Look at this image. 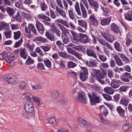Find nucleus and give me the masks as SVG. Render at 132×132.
Masks as SVG:
<instances>
[{
	"instance_id": "f257e3e1",
	"label": "nucleus",
	"mask_w": 132,
	"mask_h": 132,
	"mask_svg": "<svg viewBox=\"0 0 132 132\" xmlns=\"http://www.w3.org/2000/svg\"><path fill=\"white\" fill-rule=\"evenodd\" d=\"M88 95L90 102L93 105L98 103L102 100L100 95H98V93L96 92L92 93V96L89 94H88Z\"/></svg>"
},
{
	"instance_id": "f03ea898",
	"label": "nucleus",
	"mask_w": 132,
	"mask_h": 132,
	"mask_svg": "<svg viewBox=\"0 0 132 132\" xmlns=\"http://www.w3.org/2000/svg\"><path fill=\"white\" fill-rule=\"evenodd\" d=\"M93 72L97 80L102 85L106 84V82L104 79V76L101 71L98 70L94 69Z\"/></svg>"
},
{
	"instance_id": "7ed1b4c3",
	"label": "nucleus",
	"mask_w": 132,
	"mask_h": 132,
	"mask_svg": "<svg viewBox=\"0 0 132 132\" xmlns=\"http://www.w3.org/2000/svg\"><path fill=\"white\" fill-rule=\"evenodd\" d=\"M4 78L7 83L10 85H14L18 82L16 77L11 74H6Z\"/></svg>"
},
{
	"instance_id": "20e7f679",
	"label": "nucleus",
	"mask_w": 132,
	"mask_h": 132,
	"mask_svg": "<svg viewBox=\"0 0 132 132\" xmlns=\"http://www.w3.org/2000/svg\"><path fill=\"white\" fill-rule=\"evenodd\" d=\"M24 107L25 111L27 113H32L34 111L33 103L30 101H26Z\"/></svg>"
},
{
	"instance_id": "39448f33",
	"label": "nucleus",
	"mask_w": 132,
	"mask_h": 132,
	"mask_svg": "<svg viewBox=\"0 0 132 132\" xmlns=\"http://www.w3.org/2000/svg\"><path fill=\"white\" fill-rule=\"evenodd\" d=\"M7 53L10 54L9 55H7L5 58L6 62L8 63L11 66H13L15 64L14 60L15 58L13 55L12 53L7 52Z\"/></svg>"
},
{
	"instance_id": "423d86ee",
	"label": "nucleus",
	"mask_w": 132,
	"mask_h": 132,
	"mask_svg": "<svg viewBox=\"0 0 132 132\" xmlns=\"http://www.w3.org/2000/svg\"><path fill=\"white\" fill-rule=\"evenodd\" d=\"M79 122L80 126L82 127H85L87 129L91 128L90 124L82 118L79 119Z\"/></svg>"
},
{
	"instance_id": "0eeeda50",
	"label": "nucleus",
	"mask_w": 132,
	"mask_h": 132,
	"mask_svg": "<svg viewBox=\"0 0 132 132\" xmlns=\"http://www.w3.org/2000/svg\"><path fill=\"white\" fill-rule=\"evenodd\" d=\"M88 37L87 35L80 33L78 36V40L83 44H86L88 42Z\"/></svg>"
},
{
	"instance_id": "6e6552de",
	"label": "nucleus",
	"mask_w": 132,
	"mask_h": 132,
	"mask_svg": "<svg viewBox=\"0 0 132 132\" xmlns=\"http://www.w3.org/2000/svg\"><path fill=\"white\" fill-rule=\"evenodd\" d=\"M101 35L107 40L112 43L114 40V37L112 35L105 32H102Z\"/></svg>"
},
{
	"instance_id": "1a4fd4ad",
	"label": "nucleus",
	"mask_w": 132,
	"mask_h": 132,
	"mask_svg": "<svg viewBox=\"0 0 132 132\" xmlns=\"http://www.w3.org/2000/svg\"><path fill=\"white\" fill-rule=\"evenodd\" d=\"M67 49L68 52L70 54H71L76 57L79 60H82L81 57L82 55L79 54L78 52L73 50L71 48L67 47Z\"/></svg>"
},
{
	"instance_id": "9d476101",
	"label": "nucleus",
	"mask_w": 132,
	"mask_h": 132,
	"mask_svg": "<svg viewBox=\"0 0 132 132\" xmlns=\"http://www.w3.org/2000/svg\"><path fill=\"white\" fill-rule=\"evenodd\" d=\"M85 63L88 67H91L92 65L95 67H97L99 65L98 62L96 60L93 59H90L89 61H86Z\"/></svg>"
},
{
	"instance_id": "9b49d317",
	"label": "nucleus",
	"mask_w": 132,
	"mask_h": 132,
	"mask_svg": "<svg viewBox=\"0 0 132 132\" xmlns=\"http://www.w3.org/2000/svg\"><path fill=\"white\" fill-rule=\"evenodd\" d=\"M76 100L78 102L83 103H85L87 101L84 94L81 92H79L78 93Z\"/></svg>"
},
{
	"instance_id": "f8f14e48",
	"label": "nucleus",
	"mask_w": 132,
	"mask_h": 132,
	"mask_svg": "<svg viewBox=\"0 0 132 132\" xmlns=\"http://www.w3.org/2000/svg\"><path fill=\"white\" fill-rule=\"evenodd\" d=\"M36 27L37 30L40 34H43L44 32V28L43 24L39 21L36 20Z\"/></svg>"
},
{
	"instance_id": "ddd939ff",
	"label": "nucleus",
	"mask_w": 132,
	"mask_h": 132,
	"mask_svg": "<svg viewBox=\"0 0 132 132\" xmlns=\"http://www.w3.org/2000/svg\"><path fill=\"white\" fill-rule=\"evenodd\" d=\"M89 19L90 24L95 27H96L98 25V22L93 14H92L90 16Z\"/></svg>"
},
{
	"instance_id": "4468645a",
	"label": "nucleus",
	"mask_w": 132,
	"mask_h": 132,
	"mask_svg": "<svg viewBox=\"0 0 132 132\" xmlns=\"http://www.w3.org/2000/svg\"><path fill=\"white\" fill-rule=\"evenodd\" d=\"M86 53L88 56L93 57L95 59L97 58V56L95 52L90 48H87Z\"/></svg>"
},
{
	"instance_id": "2eb2a0df",
	"label": "nucleus",
	"mask_w": 132,
	"mask_h": 132,
	"mask_svg": "<svg viewBox=\"0 0 132 132\" xmlns=\"http://www.w3.org/2000/svg\"><path fill=\"white\" fill-rule=\"evenodd\" d=\"M9 29V24L4 21L0 22V30H8Z\"/></svg>"
},
{
	"instance_id": "dca6fc26",
	"label": "nucleus",
	"mask_w": 132,
	"mask_h": 132,
	"mask_svg": "<svg viewBox=\"0 0 132 132\" xmlns=\"http://www.w3.org/2000/svg\"><path fill=\"white\" fill-rule=\"evenodd\" d=\"M23 98L27 100L26 101H30L32 98L34 97L32 94L28 92L23 93L22 95Z\"/></svg>"
},
{
	"instance_id": "f3484780",
	"label": "nucleus",
	"mask_w": 132,
	"mask_h": 132,
	"mask_svg": "<svg viewBox=\"0 0 132 132\" xmlns=\"http://www.w3.org/2000/svg\"><path fill=\"white\" fill-rule=\"evenodd\" d=\"M29 86H31L33 90H38L40 89L41 88V86L40 84L33 82L29 83Z\"/></svg>"
},
{
	"instance_id": "a211bd4d",
	"label": "nucleus",
	"mask_w": 132,
	"mask_h": 132,
	"mask_svg": "<svg viewBox=\"0 0 132 132\" xmlns=\"http://www.w3.org/2000/svg\"><path fill=\"white\" fill-rule=\"evenodd\" d=\"M111 19L110 18H103L101 21V24L103 26L108 25L110 23Z\"/></svg>"
},
{
	"instance_id": "6ab92c4d",
	"label": "nucleus",
	"mask_w": 132,
	"mask_h": 132,
	"mask_svg": "<svg viewBox=\"0 0 132 132\" xmlns=\"http://www.w3.org/2000/svg\"><path fill=\"white\" fill-rule=\"evenodd\" d=\"M46 122L48 125L52 124V125H56L57 123L56 121L54 118L53 117L49 118L46 120Z\"/></svg>"
},
{
	"instance_id": "aec40b11",
	"label": "nucleus",
	"mask_w": 132,
	"mask_h": 132,
	"mask_svg": "<svg viewBox=\"0 0 132 132\" xmlns=\"http://www.w3.org/2000/svg\"><path fill=\"white\" fill-rule=\"evenodd\" d=\"M20 53L21 57L24 59H26L28 56V53H27L26 51L25 48H21Z\"/></svg>"
},
{
	"instance_id": "412c9836",
	"label": "nucleus",
	"mask_w": 132,
	"mask_h": 132,
	"mask_svg": "<svg viewBox=\"0 0 132 132\" xmlns=\"http://www.w3.org/2000/svg\"><path fill=\"white\" fill-rule=\"evenodd\" d=\"M110 28L111 30L116 33H118L119 31V27L114 23H113L111 24Z\"/></svg>"
},
{
	"instance_id": "4be33fe9",
	"label": "nucleus",
	"mask_w": 132,
	"mask_h": 132,
	"mask_svg": "<svg viewBox=\"0 0 132 132\" xmlns=\"http://www.w3.org/2000/svg\"><path fill=\"white\" fill-rule=\"evenodd\" d=\"M120 103L125 106H127L128 103V99L125 96H123L120 101Z\"/></svg>"
},
{
	"instance_id": "5701e85b",
	"label": "nucleus",
	"mask_w": 132,
	"mask_h": 132,
	"mask_svg": "<svg viewBox=\"0 0 132 132\" xmlns=\"http://www.w3.org/2000/svg\"><path fill=\"white\" fill-rule=\"evenodd\" d=\"M119 55L124 63H129V60L126 56H125L122 53H119Z\"/></svg>"
},
{
	"instance_id": "b1692460",
	"label": "nucleus",
	"mask_w": 132,
	"mask_h": 132,
	"mask_svg": "<svg viewBox=\"0 0 132 132\" xmlns=\"http://www.w3.org/2000/svg\"><path fill=\"white\" fill-rule=\"evenodd\" d=\"M77 21L78 24L80 26L84 28L86 30L87 26L86 22L84 20H78Z\"/></svg>"
},
{
	"instance_id": "393cba45",
	"label": "nucleus",
	"mask_w": 132,
	"mask_h": 132,
	"mask_svg": "<svg viewBox=\"0 0 132 132\" xmlns=\"http://www.w3.org/2000/svg\"><path fill=\"white\" fill-rule=\"evenodd\" d=\"M104 91L106 93L110 94H112L114 92L113 89L111 87H107L104 89Z\"/></svg>"
},
{
	"instance_id": "a878e982",
	"label": "nucleus",
	"mask_w": 132,
	"mask_h": 132,
	"mask_svg": "<svg viewBox=\"0 0 132 132\" xmlns=\"http://www.w3.org/2000/svg\"><path fill=\"white\" fill-rule=\"evenodd\" d=\"M33 101L39 106H40L43 103V102L39 98L34 96L33 97Z\"/></svg>"
},
{
	"instance_id": "bb28decb",
	"label": "nucleus",
	"mask_w": 132,
	"mask_h": 132,
	"mask_svg": "<svg viewBox=\"0 0 132 132\" xmlns=\"http://www.w3.org/2000/svg\"><path fill=\"white\" fill-rule=\"evenodd\" d=\"M63 42L65 44H67L69 41V39L68 38L65 34L63 32L61 34Z\"/></svg>"
},
{
	"instance_id": "cd10ccee",
	"label": "nucleus",
	"mask_w": 132,
	"mask_h": 132,
	"mask_svg": "<svg viewBox=\"0 0 132 132\" xmlns=\"http://www.w3.org/2000/svg\"><path fill=\"white\" fill-rule=\"evenodd\" d=\"M6 11L7 13L10 16L13 15L15 13L14 10L12 8L7 7L6 8Z\"/></svg>"
},
{
	"instance_id": "c85d7f7f",
	"label": "nucleus",
	"mask_w": 132,
	"mask_h": 132,
	"mask_svg": "<svg viewBox=\"0 0 132 132\" xmlns=\"http://www.w3.org/2000/svg\"><path fill=\"white\" fill-rule=\"evenodd\" d=\"M113 57L118 65L121 66L123 65V63L122 61L118 55L114 56Z\"/></svg>"
},
{
	"instance_id": "c756f323",
	"label": "nucleus",
	"mask_w": 132,
	"mask_h": 132,
	"mask_svg": "<svg viewBox=\"0 0 132 132\" xmlns=\"http://www.w3.org/2000/svg\"><path fill=\"white\" fill-rule=\"evenodd\" d=\"M39 18L44 20L47 21H51V19L48 17L46 16L45 15L42 13L38 15Z\"/></svg>"
},
{
	"instance_id": "7c9ffc66",
	"label": "nucleus",
	"mask_w": 132,
	"mask_h": 132,
	"mask_svg": "<svg viewBox=\"0 0 132 132\" xmlns=\"http://www.w3.org/2000/svg\"><path fill=\"white\" fill-rule=\"evenodd\" d=\"M117 110L120 115L121 117H123L125 113V110L120 106L117 107Z\"/></svg>"
},
{
	"instance_id": "2f4dec72",
	"label": "nucleus",
	"mask_w": 132,
	"mask_h": 132,
	"mask_svg": "<svg viewBox=\"0 0 132 132\" xmlns=\"http://www.w3.org/2000/svg\"><path fill=\"white\" fill-rule=\"evenodd\" d=\"M13 34L14 38L15 40L19 39L21 35V32L19 31L14 32Z\"/></svg>"
},
{
	"instance_id": "473e14b6",
	"label": "nucleus",
	"mask_w": 132,
	"mask_h": 132,
	"mask_svg": "<svg viewBox=\"0 0 132 132\" xmlns=\"http://www.w3.org/2000/svg\"><path fill=\"white\" fill-rule=\"evenodd\" d=\"M115 49L118 51H121L122 47L120 46V44L117 42H115L114 44Z\"/></svg>"
},
{
	"instance_id": "72a5a7b5",
	"label": "nucleus",
	"mask_w": 132,
	"mask_h": 132,
	"mask_svg": "<svg viewBox=\"0 0 132 132\" xmlns=\"http://www.w3.org/2000/svg\"><path fill=\"white\" fill-rule=\"evenodd\" d=\"M87 77V74L80 72V74L79 78L80 80L82 81L86 80Z\"/></svg>"
},
{
	"instance_id": "f704fd0d",
	"label": "nucleus",
	"mask_w": 132,
	"mask_h": 132,
	"mask_svg": "<svg viewBox=\"0 0 132 132\" xmlns=\"http://www.w3.org/2000/svg\"><path fill=\"white\" fill-rule=\"evenodd\" d=\"M75 7L76 11L78 14L79 15H81V13L80 10V7L79 6V3L77 2L75 5Z\"/></svg>"
},
{
	"instance_id": "c9c22d12",
	"label": "nucleus",
	"mask_w": 132,
	"mask_h": 132,
	"mask_svg": "<svg viewBox=\"0 0 132 132\" xmlns=\"http://www.w3.org/2000/svg\"><path fill=\"white\" fill-rule=\"evenodd\" d=\"M12 31L9 30L4 32L3 33L6 38H8L12 37Z\"/></svg>"
},
{
	"instance_id": "e433bc0d",
	"label": "nucleus",
	"mask_w": 132,
	"mask_h": 132,
	"mask_svg": "<svg viewBox=\"0 0 132 132\" xmlns=\"http://www.w3.org/2000/svg\"><path fill=\"white\" fill-rule=\"evenodd\" d=\"M58 16L60 17V16H62L63 18L65 17L66 15L65 11L63 9H58Z\"/></svg>"
},
{
	"instance_id": "4c0bfd02",
	"label": "nucleus",
	"mask_w": 132,
	"mask_h": 132,
	"mask_svg": "<svg viewBox=\"0 0 132 132\" xmlns=\"http://www.w3.org/2000/svg\"><path fill=\"white\" fill-rule=\"evenodd\" d=\"M35 50L37 53L39 54L40 56L43 57L44 55V54L39 47H37L35 49Z\"/></svg>"
},
{
	"instance_id": "58836bf2",
	"label": "nucleus",
	"mask_w": 132,
	"mask_h": 132,
	"mask_svg": "<svg viewBox=\"0 0 132 132\" xmlns=\"http://www.w3.org/2000/svg\"><path fill=\"white\" fill-rule=\"evenodd\" d=\"M45 65L47 67L50 68L51 67V63L50 60L47 59H45L44 60Z\"/></svg>"
},
{
	"instance_id": "ea45409f",
	"label": "nucleus",
	"mask_w": 132,
	"mask_h": 132,
	"mask_svg": "<svg viewBox=\"0 0 132 132\" xmlns=\"http://www.w3.org/2000/svg\"><path fill=\"white\" fill-rule=\"evenodd\" d=\"M111 86L114 88H117L119 86V84L117 82L112 81L111 83Z\"/></svg>"
},
{
	"instance_id": "a19ab883",
	"label": "nucleus",
	"mask_w": 132,
	"mask_h": 132,
	"mask_svg": "<svg viewBox=\"0 0 132 132\" xmlns=\"http://www.w3.org/2000/svg\"><path fill=\"white\" fill-rule=\"evenodd\" d=\"M72 48L75 50L79 52H81L84 50V47L81 45L73 47Z\"/></svg>"
},
{
	"instance_id": "79ce46f5",
	"label": "nucleus",
	"mask_w": 132,
	"mask_h": 132,
	"mask_svg": "<svg viewBox=\"0 0 132 132\" xmlns=\"http://www.w3.org/2000/svg\"><path fill=\"white\" fill-rule=\"evenodd\" d=\"M126 19L129 21H132V12L131 13H128L125 16Z\"/></svg>"
},
{
	"instance_id": "37998d69",
	"label": "nucleus",
	"mask_w": 132,
	"mask_h": 132,
	"mask_svg": "<svg viewBox=\"0 0 132 132\" xmlns=\"http://www.w3.org/2000/svg\"><path fill=\"white\" fill-rule=\"evenodd\" d=\"M22 38H21L20 39L16 42L14 45V47L15 48H17L20 46L22 43Z\"/></svg>"
},
{
	"instance_id": "c03bdc74",
	"label": "nucleus",
	"mask_w": 132,
	"mask_h": 132,
	"mask_svg": "<svg viewBox=\"0 0 132 132\" xmlns=\"http://www.w3.org/2000/svg\"><path fill=\"white\" fill-rule=\"evenodd\" d=\"M34 61L32 60L30 57L29 56L27 60L26 63L28 65H31L34 63Z\"/></svg>"
},
{
	"instance_id": "a18cd8bd",
	"label": "nucleus",
	"mask_w": 132,
	"mask_h": 132,
	"mask_svg": "<svg viewBox=\"0 0 132 132\" xmlns=\"http://www.w3.org/2000/svg\"><path fill=\"white\" fill-rule=\"evenodd\" d=\"M11 29L13 31H15L19 29L18 25L17 24H12L10 25Z\"/></svg>"
},
{
	"instance_id": "49530a36",
	"label": "nucleus",
	"mask_w": 132,
	"mask_h": 132,
	"mask_svg": "<svg viewBox=\"0 0 132 132\" xmlns=\"http://www.w3.org/2000/svg\"><path fill=\"white\" fill-rule=\"evenodd\" d=\"M13 18L14 19H15L17 21H19L21 19V17L20 15L19 12H18L13 17Z\"/></svg>"
},
{
	"instance_id": "de8ad7c7",
	"label": "nucleus",
	"mask_w": 132,
	"mask_h": 132,
	"mask_svg": "<svg viewBox=\"0 0 132 132\" xmlns=\"http://www.w3.org/2000/svg\"><path fill=\"white\" fill-rule=\"evenodd\" d=\"M58 22L62 23L67 27H69L67 22L66 21L63 20L62 19H58Z\"/></svg>"
},
{
	"instance_id": "09e8293b",
	"label": "nucleus",
	"mask_w": 132,
	"mask_h": 132,
	"mask_svg": "<svg viewBox=\"0 0 132 132\" xmlns=\"http://www.w3.org/2000/svg\"><path fill=\"white\" fill-rule=\"evenodd\" d=\"M58 27L63 32L66 33H68L69 32V30L61 24H58Z\"/></svg>"
},
{
	"instance_id": "8fccbe9b",
	"label": "nucleus",
	"mask_w": 132,
	"mask_h": 132,
	"mask_svg": "<svg viewBox=\"0 0 132 132\" xmlns=\"http://www.w3.org/2000/svg\"><path fill=\"white\" fill-rule=\"evenodd\" d=\"M103 96L104 98L108 101H110L112 99V97L107 94H104L103 95Z\"/></svg>"
},
{
	"instance_id": "3c124183",
	"label": "nucleus",
	"mask_w": 132,
	"mask_h": 132,
	"mask_svg": "<svg viewBox=\"0 0 132 132\" xmlns=\"http://www.w3.org/2000/svg\"><path fill=\"white\" fill-rule=\"evenodd\" d=\"M108 75L110 78L113 77L114 73L111 69L109 68L108 69Z\"/></svg>"
},
{
	"instance_id": "603ef678",
	"label": "nucleus",
	"mask_w": 132,
	"mask_h": 132,
	"mask_svg": "<svg viewBox=\"0 0 132 132\" xmlns=\"http://www.w3.org/2000/svg\"><path fill=\"white\" fill-rule=\"evenodd\" d=\"M15 5L16 7L19 8L23 9H24V7L22 4L18 1H17L15 3Z\"/></svg>"
},
{
	"instance_id": "864d4df0",
	"label": "nucleus",
	"mask_w": 132,
	"mask_h": 132,
	"mask_svg": "<svg viewBox=\"0 0 132 132\" xmlns=\"http://www.w3.org/2000/svg\"><path fill=\"white\" fill-rule=\"evenodd\" d=\"M7 52H3L0 54V60H2L4 58L5 56V58H6V56L10 55V54L7 53Z\"/></svg>"
},
{
	"instance_id": "5fc2aeb1",
	"label": "nucleus",
	"mask_w": 132,
	"mask_h": 132,
	"mask_svg": "<svg viewBox=\"0 0 132 132\" xmlns=\"http://www.w3.org/2000/svg\"><path fill=\"white\" fill-rule=\"evenodd\" d=\"M77 65V64L72 62H68L67 66L69 68H74Z\"/></svg>"
},
{
	"instance_id": "6e6d98bb",
	"label": "nucleus",
	"mask_w": 132,
	"mask_h": 132,
	"mask_svg": "<svg viewBox=\"0 0 132 132\" xmlns=\"http://www.w3.org/2000/svg\"><path fill=\"white\" fill-rule=\"evenodd\" d=\"M99 58L100 60L103 62H105L107 59L106 57L103 55H99Z\"/></svg>"
},
{
	"instance_id": "4d7b16f0",
	"label": "nucleus",
	"mask_w": 132,
	"mask_h": 132,
	"mask_svg": "<svg viewBox=\"0 0 132 132\" xmlns=\"http://www.w3.org/2000/svg\"><path fill=\"white\" fill-rule=\"evenodd\" d=\"M68 13L69 18L71 19L74 20L75 19V17L72 11L71 10H69L68 11Z\"/></svg>"
},
{
	"instance_id": "13d9d810",
	"label": "nucleus",
	"mask_w": 132,
	"mask_h": 132,
	"mask_svg": "<svg viewBox=\"0 0 132 132\" xmlns=\"http://www.w3.org/2000/svg\"><path fill=\"white\" fill-rule=\"evenodd\" d=\"M130 127V126L129 123H125L122 127L123 130L125 131H127Z\"/></svg>"
},
{
	"instance_id": "bf43d9fd",
	"label": "nucleus",
	"mask_w": 132,
	"mask_h": 132,
	"mask_svg": "<svg viewBox=\"0 0 132 132\" xmlns=\"http://www.w3.org/2000/svg\"><path fill=\"white\" fill-rule=\"evenodd\" d=\"M26 83L24 81H22L19 84V87L21 89H24L26 87Z\"/></svg>"
},
{
	"instance_id": "052dcab7",
	"label": "nucleus",
	"mask_w": 132,
	"mask_h": 132,
	"mask_svg": "<svg viewBox=\"0 0 132 132\" xmlns=\"http://www.w3.org/2000/svg\"><path fill=\"white\" fill-rule=\"evenodd\" d=\"M57 91L52 92L51 93V97L53 99H55L57 98Z\"/></svg>"
},
{
	"instance_id": "680f3d73",
	"label": "nucleus",
	"mask_w": 132,
	"mask_h": 132,
	"mask_svg": "<svg viewBox=\"0 0 132 132\" xmlns=\"http://www.w3.org/2000/svg\"><path fill=\"white\" fill-rule=\"evenodd\" d=\"M40 47L45 52L48 51L50 50L51 48L50 47L45 45H42Z\"/></svg>"
},
{
	"instance_id": "e2e57ef3",
	"label": "nucleus",
	"mask_w": 132,
	"mask_h": 132,
	"mask_svg": "<svg viewBox=\"0 0 132 132\" xmlns=\"http://www.w3.org/2000/svg\"><path fill=\"white\" fill-rule=\"evenodd\" d=\"M58 54L60 56L62 57L64 59H66L67 58V56L68 55L67 54L63 52H60Z\"/></svg>"
},
{
	"instance_id": "0e129e2a",
	"label": "nucleus",
	"mask_w": 132,
	"mask_h": 132,
	"mask_svg": "<svg viewBox=\"0 0 132 132\" xmlns=\"http://www.w3.org/2000/svg\"><path fill=\"white\" fill-rule=\"evenodd\" d=\"M128 87L127 86H122L120 88V90L121 92H126L128 88Z\"/></svg>"
},
{
	"instance_id": "69168bd1",
	"label": "nucleus",
	"mask_w": 132,
	"mask_h": 132,
	"mask_svg": "<svg viewBox=\"0 0 132 132\" xmlns=\"http://www.w3.org/2000/svg\"><path fill=\"white\" fill-rule=\"evenodd\" d=\"M99 117L100 118L102 122L104 124L107 125L108 124V122L105 119H104V118H103L102 116L100 114H99Z\"/></svg>"
},
{
	"instance_id": "338daca9",
	"label": "nucleus",
	"mask_w": 132,
	"mask_h": 132,
	"mask_svg": "<svg viewBox=\"0 0 132 132\" xmlns=\"http://www.w3.org/2000/svg\"><path fill=\"white\" fill-rule=\"evenodd\" d=\"M58 132H69L68 129L62 127H60L58 129Z\"/></svg>"
},
{
	"instance_id": "774afa93",
	"label": "nucleus",
	"mask_w": 132,
	"mask_h": 132,
	"mask_svg": "<svg viewBox=\"0 0 132 132\" xmlns=\"http://www.w3.org/2000/svg\"><path fill=\"white\" fill-rule=\"evenodd\" d=\"M40 6L42 10L45 11L47 8V6L43 3H41L40 4Z\"/></svg>"
}]
</instances>
